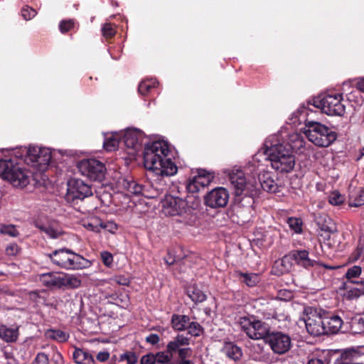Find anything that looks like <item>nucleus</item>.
Here are the masks:
<instances>
[{"label": "nucleus", "mask_w": 364, "mask_h": 364, "mask_svg": "<svg viewBox=\"0 0 364 364\" xmlns=\"http://www.w3.org/2000/svg\"><path fill=\"white\" fill-rule=\"evenodd\" d=\"M170 149L164 141H156L147 144L144 151L145 168L157 176H171L177 173L178 168L169 156Z\"/></svg>", "instance_id": "nucleus-1"}, {"label": "nucleus", "mask_w": 364, "mask_h": 364, "mask_svg": "<svg viewBox=\"0 0 364 364\" xmlns=\"http://www.w3.org/2000/svg\"><path fill=\"white\" fill-rule=\"evenodd\" d=\"M264 154L267 156L272 167L281 173L290 172L295 166L294 155L279 135H272L266 139Z\"/></svg>", "instance_id": "nucleus-2"}, {"label": "nucleus", "mask_w": 364, "mask_h": 364, "mask_svg": "<svg viewBox=\"0 0 364 364\" xmlns=\"http://www.w3.org/2000/svg\"><path fill=\"white\" fill-rule=\"evenodd\" d=\"M304 134L311 143L320 147H328L337 138L336 132L327 126L314 121L306 123Z\"/></svg>", "instance_id": "nucleus-3"}, {"label": "nucleus", "mask_w": 364, "mask_h": 364, "mask_svg": "<svg viewBox=\"0 0 364 364\" xmlns=\"http://www.w3.org/2000/svg\"><path fill=\"white\" fill-rule=\"evenodd\" d=\"M51 262L66 269H79L86 267L88 261L71 250L63 248L47 255Z\"/></svg>", "instance_id": "nucleus-4"}, {"label": "nucleus", "mask_w": 364, "mask_h": 364, "mask_svg": "<svg viewBox=\"0 0 364 364\" xmlns=\"http://www.w3.org/2000/svg\"><path fill=\"white\" fill-rule=\"evenodd\" d=\"M237 323L241 330L252 340L266 338L269 333V325L253 316H240Z\"/></svg>", "instance_id": "nucleus-5"}, {"label": "nucleus", "mask_w": 364, "mask_h": 364, "mask_svg": "<svg viewBox=\"0 0 364 364\" xmlns=\"http://www.w3.org/2000/svg\"><path fill=\"white\" fill-rule=\"evenodd\" d=\"M189 200H184L179 197L167 196L161 201L162 212L168 216L189 215L191 214L193 208L190 205Z\"/></svg>", "instance_id": "nucleus-6"}, {"label": "nucleus", "mask_w": 364, "mask_h": 364, "mask_svg": "<svg viewBox=\"0 0 364 364\" xmlns=\"http://www.w3.org/2000/svg\"><path fill=\"white\" fill-rule=\"evenodd\" d=\"M23 151L26 153L25 163L31 166L37 168L39 171H44L51 160V152L49 149L30 146L24 149Z\"/></svg>", "instance_id": "nucleus-7"}, {"label": "nucleus", "mask_w": 364, "mask_h": 364, "mask_svg": "<svg viewBox=\"0 0 364 364\" xmlns=\"http://www.w3.org/2000/svg\"><path fill=\"white\" fill-rule=\"evenodd\" d=\"M79 172L95 181H102L105 178V165L100 161L90 158L80 161L77 166Z\"/></svg>", "instance_id": "nucleus-8"}, {"label": "nucleus", "mask_w": 364, "mask_h": 364, "mask_svg": "<svg viewBox=\"0 0 364 364\" xmlns=\"http://www.w3.org/2000/svg\"><path fill=\"white\" fill-rule=\"evenodd\" d=\"M342 96L339 94L326 95L314 101L315 106L331 116H342L345 113V106L341 102Z\"/></svg>", "instance_id": "nucleus-9"}, {"label": "nucleus", "mask_w": 364, "mask_h": 364, "mask_svg": "<svg viewBox=\"0 0 364 364\" xmlns=\"http://www.w3.org/2000/svg\"><path fill=\"white\" fill-rule=\"evenodd\" d=\"M302 321L305 323L307 332L314 336H318L325 334L323 318L311 307L304 309Z\"/></svg>", "instance_id": "nucleus-10"}, {"label": "nucleus", "mask_w": 364, "mask_h": 364, "mask_svg": "<svg viewBox=\"0 0 364 364\" xmlns=\"http://www.w3.org/2000/svg\"><path fill=\"white\" fill-rule=\"evenodd\" d=\"M191 338L183 334H178L167 343V350L173 356L177 353L180 360H187L192 355L193 350L189 346Z\"/></svg>", "instance_id": "nucleus-11"}, {"label": "nucleus", "mask_w": 364, "mask_h": 364, "mask_svg": "<svg viewBox=\"0 0 364 364\" xmlns=\"http://www.w3.org/2000/svg\"><path fill=\"white\" fill-rule=\"evenodd\" d=\"M230 181L234 188L235 199L240 200L246 196H250L255 189L252 183H247L245 173L240 170L230 175Z\"/></svg>", "instance_id": "nucleus-12"}, {"label": "nucleus", "mask_w": 364, "mask_h": 364, "mask_svg": "<svg viewBox=\"0 0 364 364\" xmlns=\"http://www.w3.org/2000/svg\"><path fill=\"white\" fill-rule=\"evenodd\" d=\"M230 181L234 188L235 199L240 200L246 196H250L255 189L252 183H247L245 173L240 170L230 175Z\"/></svg>", "instance_id": "nucleus-13"}, {"label": "nucleus", "mask_w": 364, "mask_h": 364, "mask_svg": "<svg viewBox=\"0 0 364 364\" xmlns=\"http://www.w3.org/2000/svg\"><path fill=\"white\" fill-rule=\"evenodd\" d=\"M92 191L90 186L81 179H71L68 183V191L66 194L67 200H75V199L83 200L91 196Z\"/></svg>", "instance_id": "nucleus-14"}, {"label": "nucleus", "mask_w": 364, "mask_h": 364, "mask_svg": "<svg viewBox=\"0 0 364 364\" xmlns=\"http://www.w3.org/2000/svg\"><path fill=\"white\" fill-rule=\"evenodd\" d=\"M237 204L235 212L238 218L237 223L244 225L249 223L253 216L255 210L252 208L254 199L250 196H246L241 199H235Z\"/></svg>", "instance_id": "nucleus-15"}, {"label": "nucleus", "mask_w": 364, "mask_h": 364, "mask_svg": "<svg viewBox=\"0 0 364 364\" xmlns=\"http://www.w3.org/2000/svg\"><path fill=\"white\" fill-rule=\"evenodd\" d=\"M267 343L271 349L277 354H284L291 348V341L289 335L282 332H274L269 333L267 337Z\"/></svg>", "instance_id": "nucleus-16"}, {"label": "nucleus", "mask_w": 364, "mask_h": 364, "mask_svg": "<svg viewBox=\"0 0 364 364\" xmlns=\"http://www.w3.org/2000/svg\"><path fill=\"white\" fill-rule=\"evenodd\" d=\"M122 141L126 147L130 149V154H133L141 149L144 139L143 133L136 129H128L121 133Z\"/></svg>", "instance_id": "nucleus-17"}, {"label": "nucleus", "mask_w": 364, "mask_h": 364, "mask_svg": "<svg viewBox=\"0 0 364 364\" xmlns=\"http://www.w3.org/2000/svg\"><path fill=\"white\" fill-rule=\"evenodd\" d=\"M229 198V194L224 188H216L210 191L205 197L206 205L212 208L225 207Z\"/></svg>", "instance_id": "nucleus-18"}, {"label": "nucleus", "mask_w": 364, "mask_h": 364, "mask_svg": "<svg viewBox=\"0 0 364 364\" xmlns=\"http://www.w3.org/2000/svg\"><path fill=\"white\" fill-rule=\"evenodd\" d=\"M213 176L210 174L199 173L190 179L187 184V190L189 193L198 192L200 188H203L208 186L211 182Z\"/></svg>", "instance_id": "nucleus-19"}, {"label": "nucleus", "mask_w": 364, "mask_h": 364, "mask_svg": "<svg viewBox=\"0 0 364 364\" xmlns=\"http://www.w3.org/2000/svg\"><path fill=\"white\" fill-rule=\"evenodd\" d=\"M363 277H364V259H361L358 264L352 265L347 269L345 273L347 282L344 284L343 287H346V284L350 286V284H354V282H357Z\"/></svg>", "instance_id": "nucleus-20"}, {"label": "nucleus", "mask_w": 364, "mask_h": 364, "mask_svg": "<svg viewBox=\"0 0 364 364\" xmlns=\"http://www.w3.org/2000/svg\"><path fill=\"white\" fill-rule=\"evenodd\" d=\"M120 183L121 186L128 191V193L135 196L143 195L146 197L154 198L158 194V193H156V194L149 195L146 193L145 187L132 179L123 178Z\"/></svg>", "instance_id": "nucleus-21"}, {"label": "nucleus", "mask_w": 364, "mask_h": 364, "mask_svg": "<svg viewBox=\"0 0 364 364\" xmlns=\"http://www.w3.org/2000/svg\"><path fill=\"white\" fill-rule=\"evenodd\" d=\"M343 364H363L364 348H351L342 355Z\"/></svg>", "instance_id": "nucleus-22"}, {"label": "nucleus", "mask_w": 364, "mask_h": 364, "mask_svg": "<svg viewBox=\"0 0 364 364\" xmlns=\"http://www.w3.org/2000/svg\"><path fill=\"white\" fill-rule=\"evenodd\" d=\"M284 144L290 148L291 151L294 150L297 154H305L306 151V141L303 136L298 133L289 134L287 141L284 142Z\"/></svg>", "instance_id": "nucleus-23"}, {"label": "nucleus", "mask_w": 364, "mask_h": 364, "mask_svg": "<svg viewBox=\"0 0 364 364\" xmlns=\"http://www.w3.org/2000/svg\"><path fill=\"white\" fill-rule=\"evenodd\" d=\"M258 179L261 187L264 191L270 193H276L279 191V186L274 181L272 173L263 171L259 173Z\"/></svg>", "instance_id": "nucleus-24"}, {"label": "nucleus", "mask_w": 364, "mask_h": 364, "mask_svg": "<svg viewBox=\"0 0 364 364\" xmlns=\"http://www.w3.org/2000/svg\"><path fill=\"white\" fill-rule=\"evenodd\" d=\"M8 181L15 187H25L30 182L29 172L20 165L18 169H16V172L11 175Z\"/></svg>", "instance_id": "nucleus-25"}, {"label": "nucleus", "mask_w": 364, "mask_h": 364, "mask_svg": "<svg viewBox=\"0 0 364 364\" xmlns=\"http://www.w3.org/2000/svg\"><path fill=\"white\" fill-rule=\"evenodd\" d=\"M19 166L20 164L16 160L11 159H0V176L9 181Z\"/></svg>", "instance_id": "nucleus-26"}, {"label": "nucleus", "mask_w": 364, "mask_h": 364, "mask_svg": "<svg viewBox=\"0 0 364 364\" xmlns=\"http://www.w3.org/2000/svg\"><path fill=\"white\" fill-rule=\"evenodd\" d=\"M19 166L20 164L16 160L11 159H0V176L9 181Z\"/></svg>", "instance_id": "nucleus-27"}, {"label": "nucleus", "mask_w": 364, "mask_h": 364, "mask_svg": "<svg viewBox=\"0 0 364 364\" xmlns=\"http://www.w3.org/2000/svg\"><path fill=\"white\" fill-rule=\"evenodd\" d=\"M355 287H350L346 284V287H343L346 290L344 296L348 300H353L359 298L360 296L364 295V277L354 282Z\"/></svg>", "instance_id": "nucleus-28"}, {"label": "nucleus", "mask_w": 364, "mask_h": 364, "mask_svg": "<svg viewBox=\"0 0 364 364\" xmlns=\"http://www.w3.org/2000/svg\"><path fill=\"white\" fill-rule=\"evenodd\" d=\"M289 257L295 262L305 268L313 267L315 261L309 257V252L306 250H294L289 253Z\"/></svg>", "instance_id": "nucleus-29"}, {"label": "nucleus", "mask_w": 364, "mask_h": 364, "mask_svg": "<svg viewBox=\"0 0 364 364\" xmlns=\"http://www.w3.org/2000/svg\"><path fill=\"white\" fill-rule=\"evenodd\" d=\"M325 334L337 333L341 329L343 321L340 316L333 315L323 318Z\"/></svg>", "instance_id": "nucleus-30"}, {"label": "nucleus", "mask_w": 364, "mask_h": 364, "mask_svg": "<svg viewBox=\"0 0 364 364\" xmlns=\"http://www.w3.org/2000/svg\"><path fill=\"white\" fill-rule=\"evenodd\" d=\"M62 274L48 272L40 275L41 282L48 288H61Z\"/></svg>", "instance_id": "nucleus-31"}, {"label": "nucleus", "mask_w": 364, "mask_h": 364, "mask_svg": "<svg viewBox=\"0 0 364 364\" xmlns=\"http://www.w3.org/2000/svg\"><path fill=\"white\" fill-rule=\"evenodd\" d=\"M222 351L230 359L238 360L242 355V349L232 342L224 344Z\"/></svg>", "instance_id": "nucleus-32"}, {"label": "nucleus", "mask_w": 364, "mask_h": 364, "mask_svg": "<svg viewBox=\"0 0 364 364\" xmlns=\"http://www.w3.org/2000/svg\"><path fill=\"white\" fill-rule=\"evenodd\" d=\"M73 359L77 364H94L95 360L93 356L87 351L76 348L73 352Z\"/></svg>", "instance_id": "nucleus-33"}, {"label": "nucleus", "mask_w": 364, "mask_h": 364, "mask_svg": "<svg viewBox=\"0 0 364 364\" xmlns=\"http://www.w3.org/2000/svg\"><path fill=\"white\" fill-rule=\"evenodd\" d=\"M83 226L88 230L99 232L102 229L107 228L100 218L97 217H92L83 222Z\"/></svg>", "instance_id": "nucleus-34"}, {"label": "nucleus", "mask_w": 364, "mask_h": 364, "mask_svg": "<svg viewBox=\"0 0 364 364\" xmlns=\"http://www.w3.org/2000/svg\"><path fill=\"white\" fill-rule=\"evenodd\" d=\"M189 321V316L186 315L173 314L171 317L172 327L178 331L186 330Z\"/></svg>", "instance_id": "nucleus-35"}, {"label": "nucleus", "mask_w": 364, "mask_h": 364, "mask_svg": "<svg viewBox=\"0 0 364 364\" xmlns=\"http://www.w3.org/2000/svg\"><path fill=\"white\" fill-rule=\"evenodd\" d=\"M80 285L81 279L78 277L72 274H62L61 288L75 289L80 287Z\"/></svg>", "instance_id": "nucleus-36"}, {"label": "nucleus", "mask_w": 364, "mask_h": 364, "mask_svg": "<svg viewBox=\"0 0 364 364\" xmlns=\"http://www.w3.org/2000/svg\"><path fill=\"white\" fill-rule=\"evenodd\" d=\"M18 337L17 328H9L6 326L0 327V338L6 342H13L16 340Z\"/></svg>", "instance_id": "nucleus-37"}, {"label": "nucleus", "mask_w": 364, "mask_h": 364, "mask_svg": "<svg viewBox=\"0 0 364 364\" xmlns=\"http://www.w3.org/2000/svg\"><path fill=\"white\" fill-rule=\"evenodd\" d=\"M121 138V133H115L106 137L104 141V148L108 151L116 150L118 148L119 144L122 142L119 140Z\"/></svg>", "instance_id": "nucleus-38"}, {"label": "nucleus", "mask_w": 364, "mask_h": 364, "mask_svg": "<svg viewBox=\"0 0 364 364\" xmlns=\"http://www.w3.org/2000/svg\"><path fill=\"white\" fill-rule=\"evenodd\" d=\"M45 336L51 340L56 341L58 342H65L69 338V334L61 331L48 329L45 332Z\"/></svg>", "instance_id": "nucleus-39"}, {"label": "nucleus", "mask_w": 364, "mask_h": 364, "mask_svg": "<svg viewBox=\"0 0 364 364\" xmlns=\"http://www.w3.org/2000/svg\"><path fill=\"white\" fill-rule=\"evenodd\" d=\"M187 294L196 304L203 302L206 299V295L196 287H189L187 290Z\"/></svg>", "instance_id": "nucleus-40"}, {"label": "nucleus", "mask_w": 364, "mask_h": 364, "mask_svg": "<svg viewBox=\"0 0 364 364\" xmlns=\"http://www.w3.org/2000/svg\"><path fill=\"white\" fill-rule=\"evenodd\" d=\"M38 228L50 238L55 239L61 235V230L57 225L44 224L38 225Z\"/></svg>", "instance_id": "nucleus-41"}, {"label": "nucleus", "mask_w": 364, "mask_h": 364, "mask_svg": "<svg viewBox=\"0 0 364 364\" xmlns=\"http://www.w3.org/2000/svg\"><path fill=\"white\" fill-rule=\"evenodd\" d=\"M364 205V190L359 188L350 195L349 205L359 207Z\"/></svg>", "instance_id": "nucleus-42"}, {"label": "nucleus", "mask_w": 364, "mask_h": 364, "mask_svg": "<svg viewBox=\"0 0 364 364\" xmlns=\"http://www.w3.org/2000/svg\"><path fill=\"white\" fill-rule=\"evenodd\" d=\"M350 328L354 333H364V314L353 318Z\"/></svg>", "instance_id": "nucleus-43"}, {"label": "nucleus", "mask_w": 364, "mask_h": 364, "mask_svg": "<svg viewBox=\"0 0 364 364\" xmlns=\"http://www.w3.org/2000/svg\"><path fill=\"white\" fill-rule=\"evenodd\" d=\"M239 275L243 279V282H245L248 287H255L259 281V275L257 274L240 272Z\"/></svg>", "instance_id": "nucleus-44"}, {"label": "nucleus", "mask_w": 364, "mask_h": 364, "mask_svg": "<svg viewBox=\"0 0 364 364\" xmlns=\"http://www.w3.org/2000/svg\"><path fill=\"white\" fill-rule=\"evenodd\" d=\"M155 362L161 364H168L173 359V353H170L166 349L165 352L160 351L154 354Z\"/></svg>", "instance_id": "nucleus-45"}, {"label": "nucleus", "mask_w": 364, "mask_h": 364, "mask_svg": "<svg viewBox=\"0 0 364 364\" xmlns=\"http://www.w3.org/2000/svg\"><path fill=\"white\" fill-rule=\"evenodd\" d=\"M156 85V82L153 80L142 81L139 85V92L141 95H146L151 89L155 87Z\"/></svg>", "instance_id": "nucleus-46"}, {"label": "nucleus", "mask_w": 364, "mask_h": 364, "mask_svg": "<svg viewBox=\"0 0 364 364\" xmlns=\"http://www.w3.org/2000/svg\"><path fill=\"white\" fill-rule=\"evenodd\" d=\"M186 329L188 330V334L195 337L199 336L203 331L202 326L198 322L194 321H189Z\"/></svg>", "instance_id": "nucleus-47"}, {"label": "nucleus", "mask_w": 364, "mask_h": 364, "mask_svg": "<svg viewBox=\"0 0 364 364\" xmlns=\"http://www.w3.org/2000/svg\"><path fill=\"white\" fill-rule=\"evenodd\" d=\"M0 232L14 237H17L19 235L16 226L13 225H1L0 228Z\"/></svg>", "instance_id": "nucleus-48"}, {"label": "nucleus", "mask_w": 364, "mask_h": 364, "mask_svg": "<svg viewBox=\"0 0 364 364\" xmlns=\"http://www.w3.org/2000/svg\"><path fill=\"white\" fill-rule=\"evenodd\" d=\"M137 356L131 351L125 352L119 356L120 361H127V364H136L137 362Z\"/></svg>", "instance_id": "nucleus-49"}, {"label": "nucleus", "mask_w": 364, "mask_h": 364, "mask_svg": "<svg viewBox=\"0 0 364 364\" xmlns=\"http://www.w3.org/2000/svg\"><path fill=\"white\" fill-rule=\"evenodd\" d=\"M328 202L333 205H341L344 202V197L340 193L332 192L328 197Z\"/></svg>", "instance_id": "nucleus-50"}, {"label": "nucleus", "mask_w": 364, "mask_h": 364, "mask_svg": "<svg viewBox=\"0 0 364 364\" xmlns=\"http://www.w3.org/2000/svg\"><path fill=\"white\" fill-rule=\"evenodd\" d=\"M288 225L289 228L294 230L296 233H299L301 232L302 228V223L300 219L296 218H289L288 219Z\"/></svg>", "instance_id": "nucleus-51"}, {"label": "nucleus", "mask_w": 364, "mask_h": 364, "mask_svg": "<svg viewBox=\"0 0 364 364\" xmlns=\"http://www.w3.org/2000/svg\"><path fill=\"white\" fill-rule=\"evenodd\" d=\"M289 256L284 257L281 260L277 261L274 264V268H278L279 266H283L284 268L279 271V274H284L289 271Z\"/></svg>", "instance_id": "nucleus-52"}, {"label": "nucleus", "mask_w": 364, "mask_h": 364, "mask_svg": "<svg viewBox=\"0 0 364 364\" xmlns=\"http://www.w3.org/2000/svg\"><path fill=\"white\" fill-rule=\"evenodd\" d=\"M102 36L107 38H111L115 35L116 31L112 24L106 23L102 28Z\"/></svg>", "instance_id": "nucleus-53"}, {"label": "nucleus", "mask_w": 364, "mask_h": 364, "mask_svg": "<svg viewBox=\"0 0 364 364\" xmlns=\"http://www.w3.org/2000/svg\"><path fill=\"white\" fill-rule=\"evenodd\" d=\"M74 27V21L73 20H63L59 24V29L62 33H65L70 31Z\"/></svg>", "instance_id": "nucleus-54"}, {"label": "nucleus", "mask_w": 364, "mask_h": 364, "mask_svg": "<svg viewBox=\"0 0 364 364\" xmlns=\"http://www.w3.org/2000/svg\"><path fill=\"white\" fill-rule=\"evenodd\" d=\"M36 14V11L29 7L23 8L21 11V15L23 18L28 21L33 18Z\"/></svg>", "instance_id": "nucleus-55"}, {"label": "nucleus", "mask_w": 364, "mask_h": 364, "mask_svg": "<svg viewBox=\"0 0 364 364\" xmlns=\"http://www.w3.org/2000/svg\"><path fill=\"white\" fill-rule=\"evenodd\" d=\"M19 252V247L16 243H11L6 248V253L9 256L16 255Z\"/></svg>", "instance_id": "nucleus-56"}, {"label": "nucleus", "mask_w": 364, "mask_h": 364, "mask_svg": "<svg viewBox=\"0 0 364 364\" xmlns=\"http://www.w3.org/2000/svg\"><path fill=\"white\" fill-rule=\"evenodd\" d=\"M364 250V247L361 243H359L353 253L350 256V259L353 261L358 260L362 255Z\"/></svg>", "instance_id": "nucleus-57"}, {"label": "nucleus", "mask_w": 364, "mask_h": 364, "mask_svg": "<svg viewBox=\"0 0 364 364\" xmlns=\"http://www.w3.org/2000/svg\"><path fill=\"white\" fill-rule=\"evenodd\" d=\"M35 360L37 364H49L48 356L45 353H38Z\"/></svg>", "instance_id": "nucleus-58"}, {"label": "nucleus", "mask_w": 364, "mask_h": 364, "mask_svg": "<svg viewBox=\"0 0 364 364\" xmlns=\"http://www.w3.org/2000/svg\"><path fill=\"white\" fill-rule=\"evenodd\" d=\"M101 258H102L103 263L106 266H110V264L112 263L113 257H112V254H110L108 252H102L101 253Z\"/></svg>", "instance_id": "nucleus-59"}, {"label": "nucleus", "mask_w": 364, "mask_h": 364, "mask_svg": "<svg viewBox=\"0 0 364 364\" xmlns=\"http://www.w3.org/2000/svg\"><path fill=\"white\" fill-rule=\"evenodd\" d=\"M154 354L149 353L143 355L141 358V364H155Z\"/></svg>", "instance_id": "nucleus-60"}, {"label": "nucleus", "mask_w": 364, "mask_h": 364, "mask_svg": "<svg viewBox=\"0 0 364 364\" xmlns=\"http://www.w3.org/2000/svg\"><path fill=\"white\" fill-rule=\"evenodd\" d=\"M160 341L159 336L157 334L151 333L146 336V341L151 345L157 344Z\"/></svg>", "instance_id": "nucleus-61"}, {"label": "nucleus", "mask_w": 364, "mask_h": 364, "mask_svg": "<svg viewBox=\"0 0 364 364\" xmlns=\"http://www.w3.org/2000/svg\"><path fill=\"white\" fill-rule=\"evenodd\" d=\"M109 358V353L108 352H100L97 355V359L100 362H105Z\"/></svg>", "instance_id": "nucleus-62"}, {"label": "nucleus", "mask_w": 364, "mask_h": 364, "mask_svg": "<svg viewBox=\"0 0 364 364\" xmlns=\"http://www.w3.org/2000/svg\"><path fill=\"white\" fill-rule=\"evenodd\" d=\"M117 282L120 285H129V280L128 278L124 277H118L116 279Z\"/></svg>", "instance_id": "nucleus-63"}, {"label": "nucleus", "mask_w": 364, "mask_h": 364, "mask_svg": "<svg viewBox=\"0 0 364 364\" xmlns=\"http://www.w3.org/2000/svg\"><path fill=\"white\" fill-rule=\"evenodd\" d=\"M308 364H327V363L319 358H313L309 361Z\"/></svg>", "instance_id": "nucleus-64"}]
</instances>
